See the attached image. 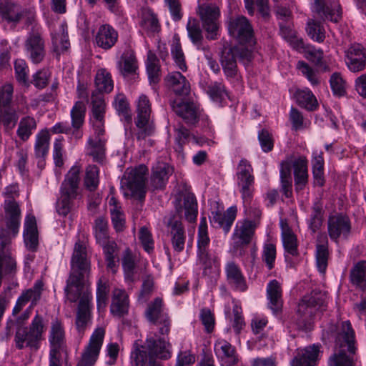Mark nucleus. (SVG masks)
I'll return each mask as SVG.
<instances>
[{
	"label": "nucleus",
	"mask_w": 366,
	"mask_h": 366,
	"mask_svg": "<svg viewBox=\"0 0 366 366\" xmlns=\"http://www.w3.org/2000/svg\"><path fill=\"white\" fill-rule=\"evenodd\" d=\"M306 31L307 35L315 41L321 43L325 39V29L322 24L314 19H309Z\"/></svg>",
	"instance_id": "5fc2aeb1"
},
{
	"label": "nucleus",
	"mask_w": 366,
	"mask_h": 366,
	"mask_svg": "<svg viewBox=\"0 0 366 366\" xmlns=\"http://www.w3.org/2000/svg\"><path fill=\"white\" fill-rule=\"evenodd\" d=\"M325 292H312L305 296L298 304L296 317L297 329L310 331L312 328L313 317L318 310H322L325 306Z\"/></svg>",
	"instance_id": "f03ea898"
},
{
	"label": "nucleus",
	"mask_w": 366,
	"mask_h": 366,
	"mask_svg": "<svg viewBox=\"0 0 366 366\" xmlns=\"http://www.w3.org/2000/svg\"><path fill=\"white\" fill-rule=\"evenodd\" d=\"M295 97L298 105L308 111H314L318 107L315 96L307 88L297 90Z\"/></svg>",
	"instance_id": "c03bdc74"
},
{
	"label": "nucleus",
	"mask_w": 366,
	"mask_h": 366,
	"mask_svg": "<svg viewBox=\"0 0 366 366\" xmlns=\"http://www.w3.org/2000/svg\"><path fill=\"white\" fill-rule=\"evenodd\" d=\"M312 10L322 19H327L333 22H337L341 16L340 5L334 4L330 7L327 0H315Z\"/></svg>",
	"instance_id": "a878e982"
},
{
	"label": "nucleus",
	"mask_w": 366,
	"mask_h": 366,
	"mask_svg": "<svg viewBox=\"0 0 366 366\" xmlns=\"http://www.w3.org/2000/svg\"><path fill=\"white\" fill-rule=\"evenodd\" d=\"M86 105L81 101H77L73 106L70 116L71 119V126L75 130H79L84 123L86 115Z\"/></svg>",
	"instance_id": "de8ad7c7"
},
{
	"label": "nucleus",
	"mask_w": 366,
	"mask_h": 366,
	"mask_svg": "<svg viewBox=\"0 0 366 366\" xmlns=\"http://www.w3.org/2000/svg\"><path fill=\"white\" fill-rule=\"evenodd\" d=\"M225 272L228 284L234 290L244 292L247 289L244 277L239 266L234 262H229L225 266Z\"/></svg>",
	"instance_id": "c756f323"
},
{
	"label": "nucleus",
	"mask_w": 366,
	"mask_h": 366,
	"mask_svg": "<svg viewBox=\"0 0 366 366\" xmlns=\"http://www.w3.org/2000/svg\"><path fill=\"white\" fill-rule=\"evenodd\" d=\"M105 330L103 327L97 328L90 337L89 344L85 347L81 360L76 366H94L103 344Z\"/></svg>",
	"instance_id": "dca6fc26"
},
{
	"label": "nucleus",
	"mask_w": 366,
	"mask_h": 366,
	"mask_svg": "<svg viewBox=\"0 0 366 366\" xmlns=\"http://www.w3.org/2000/svg\"><path fill=\"white\" fill-rule=\"evenodd\" d=\"M188 36L193 44L200 45L203 39L199 23L195 19H189L187 25Z\"/></svg>",
	"instance_id": "774afa93"
},
{
	"label": "nucleus",
	"mask_w": 366,
	"mask_h": 366,
	"mask_svg": "<svg viewBox=\"0 0 366 366\" xmlns=\"http://www.w3.org/2000/svg\"><path fill=\"white\" fill-rule=\"evenodd\" d=\"M146 68L149 82L154 84H157L161 74L159 61L156 54L150 50L147 52Z\"/></svg>",
	"instance_id": "37998d69"
},
{
	"label": "nucleus",
	"mask_w": 366,
	"mask_h": 366,
	"mask_svg": "<svg viewBox=\"0 0 366 366\" xmlns=\"http://www.w3.org/2000/svg\"><path fill=\"white\" fill-rule=\"evenodd\" d=\"M79 172V167H72L61 184V196L57 200L56 206V212L59 215L66 216L74 206L73 201L78 194Z\"/></svg>",
	"instance_id": "7ed1b4c3"
},
{
	"label": "nucleus",
	"mask_w": 366,
	"mask_h": 366,
	"mask_svg": "<svg viewBox=\"0 0 366 366\" xmlns=\"http://www.w3.org/2000/svg\"><path fill=\"white\" fill-rule=\"evenodd\" d=\"M282 290L280 283L276 280H271L267 286V297L269 301L268 306L274 314H277L282 310Z\"/></svg>",
	"instance_id": "f704fd0d"
},
{
	"label": "nucleus",
	"mask_w": 366,
	"mask_h": 366,
	"mask_svg": "<svg viewBox=\"0 0 366 366\" xmlns=\"http://www.w3.org/2000/svg\"><path fill=\"white\" fill-rule=\"evenodd\" d=\"M315 258L318 271L324 274L327 267L329 258L328 241L325 234H321L317 237Z\"/></svg>",
	"instance_id": "e433bc0d"
},
{
	"label": "nucleus",
	"mask_w": 366,
	"mask_h": 366,
	"mask_svg": "<svg viewBox=\"0 0 366 366\" xmlns=\"http://www.w3.org/2000/svg\"><path fill=\"white\" fill-rule=\"evenodd\" d=\"M136 103L137 115L135 124L139 129L137 134V138L140 141L152 135L154 128L151 121L152 106L148 97L141 94Z\"/></svg>",
	"instance_id": "1a4fd4ad"
},
{
	"label": "nucleus",
	"mask_w": 366,
	"mask_h": 366,
	"mask_svg": "<svg viewBox=\"0 0 366 366\" xmlns=\"http://www.w3.org/2000/svg\"><path fill=\"white\" fill-rule=\"evenodd\" d=\"M172 172V168L167 163L157 162L152 167V173L150 177L151 185L155 189H163Z\"/></svg>",
	"instance_id": "7c9ffc66"
},
{
	"label": "nucleus",
	"mask_w": 366,
	"mask_h": 366,
	"mask_svg": "<svg viewBox=\"0 0 366 366\" xmlns=\"http://www.w3.org/2000/svg\"><path fill=\"white\" fill-rule=\"evenodd\" d=\"M327 229L331 239L337 242L341 237L347 239L351 230L350 219L341 214L331 216L328 219Z\"/></svg>",
	"instance_id": "6ab92c4d"
},
{
	"label": "nucleus",
	"mask_w": 366,
	"mask_h": 366,
	"mask_svg": "<svg viewBox=\"0 0 366 366\" xmlns=\"http://www.w3.org/2000/svg\"><path fill=\"white\" fill-rule=\"evenodd\" d=\"M51 35L52 43L56 50L65 51L69 49L70 43L69 41L67 26L66 24H61L58 30Z\"/></svg>",
	"instance_id": "49530a36"
},
{
	"label": "nucleus",
	"mask_w": 366,
	"mask_h": 366,
	"mask_svg": "<svg viewBox=\"0 0 366 366\" xmlns=\"http://www.w3.org/2000/svg\"><path fill=\"white\" fill-rule=\"evenodd\" d=\"M141 27L148 34H154L159 29L158 19L150 10H144L142 13Z\"/></svg>",
	"instance_id": "3c124183"
},
{
	"label": "nucleus",
	"mask_w": 366,
	"mask_h": 366,
	"mask_svg": "<svg viewBox=\"0 0 366 366\" xmlns=\"http://www.w3.org/2000/svg\"><path fill=\"white\" fill-rule=\"evenodd\" d=\"M94 130L95 137L88 139L86 146V153L93 157L95 162H102L104 157L105 140L101 137L104 134V119H90Z\"/></svg>",
	"instance_id": "ddd939ff"
},
{
	"label": "nucleus",
	"mask_w": 366,
	"mask_h": 366,
	"mask_svg": "<svg viewBox=\"0 0 366 366\" xmlns=\"http://www.w3.org/2000/svg\"><path fill=\"white\" fill-rule=\"evenodd\" d=\"M184 209L185 219L189 222H194L197 217V203L193 194H187L184 198Z\"/></svg>",
	"instance_id": "0e129e2a"
},
{
	"label": "nucleus",
	"mask_w": 366,
	"mask_h": 366,
	"mask_svg": "<svg viewBox=\"0 0 366 366\" xmlns=\"http://www.w3.org/2000/svg\"><path fill=\"white\" fill-rule=\"evenodd\" d=\"M290 163H281L280 169V180H281V189L284 195L289 198L292 194V177L290 174Z\"/></svg>",
	"instance_id": "052dcab7"
},
{
	"label": "nucleus",
	"mask_w": 366,
	"mask_h": 366,
	"mask_svg": "<svg viewBox=\"0 0 366 366\" xmlns=\"http://www.w3.org/2000/svg\"><path fill=\"white\" fill-rule=\"evenodd\" d=\"M95 84L99 92L106 93L110 92L114 86L110 74L104 69H101L97 71Z\"/></svg>",
	"instance_id": "864d4df0"
},
{
	"label": "nucleus",
	"mask_w": 366,
	"mask_h": 366,
	"mask_svg": "<svg viewBox=\"0 0 366 366\" xmlns=\"http://www.w3.org/2000/svg\"><path fill=\"white\" fill-rule=\"evenodd\" d=\"M345 63L352 72H360L366 67V54L360 44H353L345 51Z\"/></svg>",
	"instance_id": "aec40b11"
},
{
	"label": "nucleus",
	"mask_w": 366,
	"mask_h": 366,
	"mask_svg": "<svg viewBox=\"0 0 366 366\" xmlns=\"http://www.w3.org/2000/svg\"><path fill=\"white\" fill-rule=\"evenodd\" d=\"M354 354L338 350L330 357L328 366H355L352 357Z\"/></svg>",
	"instance_id": "bf43d9fd"
},
{
	"label": "nucleus",
	"mask_w": 366,
	"mask_h": 366,
	"mask_svg": "<svg viewBox=\"0 0 366 366\" xmlns=\"http://www.w3.org/2000/svg\"><path fill=\"white\" fill-rule=\"evenodd\" d=\"M197 262L203 270V274L214 277L219 274L220 263L217 255L214 252H207L197 254Z\"/></svg>",
	"instance_id": "473e14b6"
},
{
	"label": "nucleus",
	"mask_w": 366,
	"mask_h": 366,
	"mask_svg": "<svg viewBox=\"0 0 366 366\" xmlns=\"http://www.w3.org/2000/svg\"><path fill=\"white\" fill-rule=\"evenodd\" d=\"M170 227L171 242L174 251L177 253L182 252L184 249L185 233L181 222L171 219L169 222Z\"/></svg>",
	"instance_id": "4c0bfd02"
},
{
	"label": "nucleus",
	"mask_w": 366,
	"mask_h": 366,
	"mask_svg": "<svg viewBox=\"0 0 366 366\" xmlns=\"http://www.w3.org/2000/svg\"><path fill=\"white\" fill-rule=\"evenodd\" d=\"M171 53L177 66L182 71L187 70L185 57L179 38H174L171 46Z\"/></svg>",
	"instance_id": "e2e57ef3"
},
{
	"label": "nucleus",
	"mask_w": 366,
	"mask_h": 366,
	"mask_svg": "<svg viewBox=\"0 0 366 366\" xmlns=\"http://www.w3.org/2000/svg\"><path fill=\"white\" fill-rule=\"evenodd\" d=\"M282 240L285 252L292 255L297 256V239L296 235L286 222H281Z\"/></svg>",
	"instance_id": "a19ab883"
},
{
	"label": "nucleus",
	"mask_w": 366,
	"mask_h": 366,
	"mask_svg": "<svg viewBox=\"0 0 366 366\" xmlns=\"http://www.w3.org/2000/svg\"><path fill=\"white\" fill-rule=\"evenodd\" d=\"M252 171V167L247 160L244 159L240 160L237 172V184L254 182Z\"/></svg>",
	"instance_id": "6e6d98bb"
},
{
	"label": "nucleus",
	"mask_w": 366,
	"mask_h": 366,
	"mask_svg": "<svg viewBox=\"0 0 366 366\" xmlns=\"http://www.w3.org/2000/svg\"><path fill=\"white\" fill-rule=\"evenodd\" d=\"M109 204L110 206V214L113 226L117 232L122 231L125 224L124 214L115 197H111Z\"/></svg>",
	"instance_id": "a18cd8bd"
},
{
	"label": "nucleus",
	"mask_w": 366,
	"mask_h": 366,
	"mask_svg": "<svg viewBox=\"0 0 366 366\" xmlns=\"http://www.w3.org/2000/svg\"><path fill=\"white\" fill-rule=\"evenodd\" d=\"M281 163H290V174L291 169H294L295 187L297 192L304 189L308 182L307 160L304 157L294 158L290 157Z\"/></svg>",
	"instance_id": "a211bd4d"
},
{
	"label": "nucleus",
	"mask_w": 366,
	"mask_h": 366,
	"mask_svg": "<svg viewBox=\"0 0 366 366\" xmlns=\"http://www.w3.org/2000/svg\"><path fill=\"white\" fill-rule=\"evenodd\" d=\"M257 227L255 220L244 219L239 221L233 233V240L237 246L249 244Z\"/></svg>",
	"instance_id": "412c9836"
},
{
	"label": "nucleus",
	"mask_w": 366,
	"mask_h": 366,
	"mask_svg": "<svg viewBox=\"0 0 366 366\" xmlns=\"http://www.w3.org/2000/svg\"><path fill=\"white\" fill-rule=\"evenodd\" d=\"M335 338V347L340 351L355 353L356 350L355 332L349 321L338 322L337 325L331 324L328 327Z\"/></svg>",
	"instance_id": "9d476101"
},
{
	"label": "nucleus",
	"mask_w": 366,
	"mask_h": 366,
	"mask_svg": "<svg viewBox=\"0 0 366 366\" xmlns=\"http://www.w3.org/2000/svg\"><path fill=\"white\" fill-rule=\"evenodd\" d=\"M210 239L207 234V226L205 218H202L199 227L198 239H197V254L209 251L208 247Z\"/></svg>",
	"instance_id": "69168bd1"
},
{
	"label": "nucleus",
	"mask_w": 366,
	"mask_h": 366,
	"mask_svg": "<svg viewBox=\"0 0 366 366\" xmlns=\"http://www.w3.org/2000/svg\"><path fill=\"white\" fill-rule=\"evenodd\" d=\"M320 353V346L317 345L298 349L297 355L292 360V366H316Z\"/></svg>",
	"instance_id": "b1692460"
},
{
	"label": "nucleus",
	"mask_w": 366,
	"mask_h": 366,
	"mask_svg": "<svg viewBox=\"0 0 366 366\" xmlns=\"http://www.w3.org/2000/svg\"><path fill=\"white\" fill-rule=\"evenodd\" d=\"M27 57L33 64L41 63L46 54L45 43L38 28L32 27L24 43Z\"/></svg>",
	"instance_id": "4468645a"
},
{
	"label": "nucleus",
	"mask_w": 366,
	"mask_h": 366,
	"mask_svg": "<svg viewBox=\"0 0 366 366\" xmlns=\"http://www.w3.org/2000/svg\"><path fill=\"white\" fill-rule=\"evenodd\" d=\"M147 319L158 327L160 335L168 336L170 332L171 320L168 314L164 311L163 301L157 297L149 305L145 312Z\"/></svg>",
	"instance_id": "9b49d317"
},
{
	"label": "nucleus",
	"mask_w": 366,
	"mask_h": 366,
	"mask_svg": "<svg viewBox=\"0 0 366 366\" xmlns=\"http://www.w3.org/2000/svg\"><path fill=\"white\" fill-rule=\"evenodd\" d=\"M118 32L110 25H102L95 36V42L97 45L104 49L108 50L112 48L118 40Z\"/></svg>",
	"instance_id": "2f4dec72"
},
{
	"label": "nucleus",
	"mask_w": 366,
	"mask_h": 366,
	"mask_svg": "<svg viewBox=\"0 0 366 366\" xmlns=\"http://www.w3.org/2000/svg\"><path fill=\"white\" fill-rule=\"evenodd\" d=\"M36 129V122L34 118L25 117L20 120L16 134L22 141L25 142L29 139Z\"/></svg>",
	"instance_id": "09e8293b"
},
{
	"label": "nucleus",
	"mask_w": 366,
	"mask_h": 366,
	"mask_svg": "<svg viewBox=\"0 0 366 366\" xmlns=\"http://www.w3.org/2000/svg\"><path fill=\"white\" fill-rule=\"evenodd\" d=\"M17 112H22L20 109L15 108L14 106L5 109L3 112L0 110V122H1L6 129H13L19 119Z\"/></svg>",
	"instance_id": "680f3d73"
},
{
	"label": "nucleus",
	"mask_w": 366,
	"mask_h": 366,
	"mask_svg": "<svg viewBox=\"0 0 366 366\" xmlns=\"http://www.w3.org/2000/svg\"><path fill=\"white\" fill-rule=\"evenodd\" d=\"M147 168L142 164L135 168L127 169L122 179V188L124 194L142 200L146 193L145 181Z\"/></svg>",
	"instance_id": "423d86ee"
},
{
	"label": "nucleus",
	"mask_w": 366,
	"mask_h": 366,
	"mask_svg": "<svg viewBox=\"0 0 366 366\" xmlns=\"http://www.w3.org/2000/svg\"><path fill=\"white\" fill-rule=\"evenodd\" d=\"M49 134L46 130H41L36 137L34 145L35 155L38 158L44 157L49 148Z\"/></svg>",
	"instance_id": "603ef678"
},
{
	"label": "nucleus",
	"mask_w": 366,
	"mask_h": 366,
	"mask_svg": "<svg viewBox=\"0 0 366 366\" xmlns=\"http://www.w3.org/2000/svg\"><path fill=\"white\" fill-rule=\"evenodd\" d=\"M44 330L43 317L36 315L29 327H19L16 329L14 337L16 348L22 350L29 347L31 350H38L43 339Z\"/></svg>",
	"instance_id": "20e7f679"
},
{
	"label": "nucleus",
	"mask_w": 366,
	"mask_h": 366,
	"mask_svg": "<svg viewBox=\"0 0 366 366\" xmlns=\"http://www.w3.org/2000/svg\"><path fill=\"white\" fill-rule=\"evenodd\" d=\"M350 280L356 288L366 291V261L357 262L351 269Z\"/></svg>",
	"instance_id": "79ce46f5"
},
{
	"label": "nucleus",
	"mask_w": 366,
	"mask_h": 366,
	"mask_svg": "<svg viewBox=\"0 0 366 366\" xmlns=\"http://www.w3.org/2000/svg\"><path fill=\"white\" fill-rule=\"evenodd\" d=\"M214 352L222 366H233L238 362L234 347L224 340H218L215 342Z\"/></svg>",
	"instance_id": "393cba45"
},
{
	"label": "nucleus",
	"mask_w": 366,
	"mask_h": 366,
	"mask_svg": "<svg viewBox=\"0 0 366 366\" xmlns=\"http://www.w3.org/2000/svg\"><path fill=\"white\" fill-rule=\"evenodd\" d=\"M66 298L70 302H76L78 300L81 301L84 295L90 296L92 302V294L89 285L85 281V275L82 272H72L66 281L64 288Z\"/></svg>",
	"instance_id": "f8f14e48"
},
{
	"label": "nucleus",
	"mask_w": 366,
	"mask_h": 366,
	"mask_svg": "<svg viewBox=\"0 0 366 366\" xmlns=\"http://www.w3.org/2000/svg\"><path fill=\"white\" fill-rule=\"evenodd\" d=\"M92 302H90L89 295H84L81 301H79L76 315V327L79 333H84L86 327L91 324Z\"/></svg>",
	"instance_id": "5701e85b"
},
{
	"label": "nucleus",
	"mask_w": 366,
	"mask_h": 366,
	"mask_svg": "<svg viewBox=\"0 0 366 366\" xmlns=\"http://www.w3.org/2000/svg\"><path fill=\"white\" fill-rule=\"evenodd\" d=\"M129 307V296L123 289L116 288L112 292L110 311L113 315L121 317L128 314Z\"/></svg>",
	"instance_id": "cd10ccee"
},
{
	"label": "nucleus",
	"mask_w": 366,
	"mask_h": 366,
	"mask_svg": "<svg viewBox=\"0 0 366 366\" xmlns=\"http://www.w3.org/2000/svg\"><path fill=\"white\" fill-rule=\"evenodd\" d=\"M72 272H82L84 275L90 270V260L88 257L86 248L81 241L75 243L71 257Z\"/></svg>",
	"instance_id": "4be33fe9"
},
{
	"label": "nucleus",
	"mask_w": 366,
	"mask_h": 366,
	"mask_svg": "<svg viewBox=\"0 0 366 366\" xmlns=\"http://www.w3.org/2000/svg\"><path fill=\"white\" fill-rule=\"evenodd\" d=\"M0 16L3 21L15 25L26 16L28 24H32L34 20L33 13L23 9L12 0H0Z\"/></svg>",
	"instance_id": "2eb2a0df"
},
{
	"label": "nucleus",
	"mask_w": 366,
	"mask_h": 366,
	"mask_svg": "<svg viewBox=\"0 0 366 366\" xmlns=\"http://www.w3.org/2000/svg\"><path fill=\"white\" fill-rule=\"evenodd\" d=\"M230 36L236 39L243 48L251 49L255 44L253 28L249 20L244 16L230 18L227 24Z\"/></svg>",
	"instance_id": "6e6552de"
},
{
	"label": "nucleus",
	"mask_w": 366,
	"mask_h": 366,
	"mask_svg": "<svg viewBox=\"0 0 366 366\" xmlns=\"http://www.w3.org/2000/svg\"><path fill=\"white\" fill-rule=\"evenodd\" d=\"M167 85L179 96H186L190 92V84L180 72L169 74L166 79Z\"/></svg>",
	"instance_id": "c9c22d12"
},
{
	"label": "nucleus",
	"mask_w": 366,
	"mask_h": 366,
	"mask_svg": "<svg viewBox=\"0 0 366 366\" xmlns=\"http://www.w3.org/2000/svg\"><path fill=\"white\" fill-rule=\"evenodd\" d=\"M24 237L26 247L31 251H35L38 246V232L34 216H27L26 218Z\"/></svg>",
	"instance_id": "58836bf2"
},
{
	"label": "nucleus",
	"mask_w": 366,
	"mask_h": 366,
	"mask_svg": "<svg viewBox=\"0 0 366 366\" xmlns=\"http://www.w3.org/2000/svg\"><path fill=\"white\" fill-rule=\"evenodd\" d=\"M173 111L182 117L186 123L193 124L198 119V111L192 102L175 100L171 104Z\"/></svg>",
	"instance_id": "c85d7f7f"
},
{
	"label": "nucleus",
	"mask_w": 366,
	"mask_h": 366,
	"mask_svg": "<svg viewBox=\"0 0 366 366\" xmlns=\"http://www.w3.org/2000/svg\"><path fill=\"white\" fill-rule=\"evenodd\" d=\"M237 58L244 65H247L253 59L252 50L242 46H233L222 54L221 64L224 73L228 79H237Z\"/></svg>",
	"instance_id": "0eeeda50"
},
{
	"label": "nucleus",
	"mask_w": 366,
	"mask_h": 366,
	"mask_svg": "<svg viewBox=\"0 0 366 366\" xmlns=\"http://www.w3.org/2000/svg\"><path fill=\"white\" fill-rule=\"evenodd\" d=\"M4 209L6 224L9 229L16 234L19 231L21 219V209L18 202L12 197L6 199L4 203Z\"/></svg>",
	"instance_id": "bb28decb"
},
{
	"label": "nucleus",
	"mask_w": 366,
	"mask_h": 366,
	"mask_svg": "<svg viewBox=\"0 0 366 366\" xmlns=\"http://www.w3.org/2000/svg\"><path fill=\"white\" fill-rule=\"evenodd\" d=\"M122 262L126 281L132 282L139 279V269L136 264L135 257L129 249L124 251Z\"/></svg>",
	"instance_id": "ea45409f"
},
{
	"label": "nucleus",
	"mask_w": 366,
	"mask_h": 366,
	"mask_svg": "<svg viewBox=\"0 0 366 366\" xmlns=\"http://www.w3.org/2000/svg\"><path fill=\"white\" fill-rule=\"evenodd\" d=\"M237 212L236 207H230L224 213L219 211L212 212L210 222L214 227L222 228L227 233L236 218Z\"/></svg>",
	"instance_id": "72a5a7b5"
},
{
	"label": "nucleus",
	"mask_w": 366,
	"mask_h": 366,
	"mask_svg": "<svg viewBox=\"0 0 366 366\" xmlns=\"http://www.w3.org/2000/svg\"><path fill=\"white\" fill-rule=\"evenodd\" d=\"M323 214L322 204L317 200L313 204L309 223L310 228L312 232H316L322 226Z\"/></svg>",
	"instance_id": "13d9d810"
},
{
	"label": "nucleus",
	"mask_w": 366,
	"mask_h": 366,
	"mask_svg": "<svg viewBox=\"0 0 366 366\" xmlns=\"http://www.w3.org/2000/svg\"><path fill=\"white\" fill-rule=\"evenodd\" d=\"M146 348L148 351L135 348L131 354L132 366H162L157 359L167 360L172 355V345L164 337L159 338L158 340L154 338H148L146 340Z\"/></svg>",
	"instance_id": "f257e3e1"
},
{
	"label": "nucleus",
	"mask_w": 366,
	"mask_h": 366,
	"mask_svg": "<svg viewBox=\"0 0 366 366\" xmlns=\"http://www.w3.org/2000/svg\"><path fill=\"white\" fill-rule=\"evenodd\" d=\"M114 105L115 109L119 115L122 116V119L127 124H132V114L129 109V103L126 97L120 94L117 95L114 99Z\"/></svg>",
	"instance_id": "4d7b16f0"
},
{
	"label": "nucleus",
	"mask_w": 366,
	"mask_h": 366,
	"mask_svg": "<svg viewBox=\"0 0 366 366\" xmlns=\"http://www.w3.org/2000/svg\"><path fill=\"white\" fill-rule=\"evenodd\" d=\"M199 14L202 25L207 32L208 39H216L218 35V18L219 16V8L216 6L207 5L199 6Z\"/></svg>",
	"instance_id": "f3484780"
},
{
	"label": "nucleus",
	"mask_w": 366,
	"mask_h": 366,
	"mask_svg": "<svg viewBox=\"0 0 366 366\" xmlns=\"http://www.w3.org/2000/svg\"><path fill=\"white\" fill-rule=\"evenodd\" d=\"M49 340L51 345L49 366H61L62 360L67 365L68 351L64 342V330L57 319L51 322Z\"/></svg>",
	"instance_id": "39448f33"
},
{
	"label": "nucleus",
	"mask_w": 366,
	"mask_h": 366,
	"mask_svg": "<svg viewBox=\"0 0 366 366\" xmlns=\"http://www.w3.org/2000/svg\"><path fill=\"white\" fill-rule=\"evenodd\" d=\"M105 102L101 94H92V117L90 119H104Z\"/></svg>",
	"instance_id": "338daca9"
},
{
	"label": "nucleus",
	"mask_w": 366,
	"mask_h": 366,
	"mask_svg": "<svg viewBox=\"0 0 366 366\" xmlns=\"http://www.w3.org/2000/svg\"><path fill=\"white\" fill-rule=\"evenodd\" d=\"M314 184L322 187L325 184L324 160L322 153L316 154L312 160Z\"/></svg>",
	"instance_id": "8fccbe9b"
}]
</instances>
